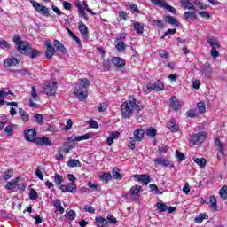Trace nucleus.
I'll return each instance as SVG.
<instances>
[{
    "instance_id": "1",
    "label": "nucleus",
    "mask_w": 227,
    "mask_h": 227,
    "mask_svg": "<svg viewBox=\"0 0 227 227\" xmlns=\"http://www.w3.org/2000/svg\"><path fill=\"white\" fill-rule=\"evenodd\" d=\"M134 111L139 113L143 111V106L137 105L136 98L132 96H129L121 106V113L122 118L129 120L134 115Z\"/></svg>"
},
{
    "instance_id": "2",
    "label": "nucleus",
    "mask_w": 227,
    "mask_h": 227,
    "mask_svg": "<svg viewBox=\"0 0 227 227\" xmlns=\"http://www.w3.org/2000/svg\"><path fill=\"white\" fill-rule=\"evenodd\" d=\"M13 43L16 45V49L20 54H25V56H29L31 59L38 58L40 56V51L31 48V44L27 42L22 41V37L19 35H13Z\"/></svg>"
},
{
    "instance_id": "3",
    "label": "nucleus",
    "mask_w": 227,
    "mask_h": 227,
    "mask_svg": "<svg viewBox=\"0 0 227 227\" xmlns=\"http://www.w3.org/2000/svg\"><path fill=\"white\" fill-rule=\"evenodd\" d=\"M207 137H208V133L205 131L198 132L192 135L190 143H192V145H201Z\"/></svg>"
},
{
    "instance_id": "4",
    "label": "nucleus",
    "mask_w": 227,
    "mask_h": 227,
    "mask_svg": "<svg viewBox=\"0 0 227 227\" xmlns=\"http://www.w3.org/2000/svg\"><path fill=\"white\" fill-rule=\"evenodd\" d=\"M151 3H153V4H155V6H159V8H165V10H168V12H170V13L176 15V9L168 4V3H166V1L164 0H151Z\"/></svg>"
},
{
    "instance_id": "5",
    "label": "nucleus",
    "mask_w": 227,
    "mask_h": 227,
    "mask_svg": "<svg viewBox=\"0 0 227 227\" xmlns=\"http://www.w3.org/2000/svg\"><path fill=\"white\" fill-rule=\"evenodd\" d=\"M30 4H32L33 8H35V12L40 13L41 15H44L45 17H49V8L40 4V3L35 1V0H30Z\"/></svg>"
},
{
    "instance_id": "6",
    "label": "nucleus",
    "mask_w": 227,
    "mask_h": 227,
    "mask_svg": "<svg viewBox=\"0 0 227 227\" xmlns=\"http://www.w3.org/2000/svg\"><path fill=\"white\" fill-rule=\"evenodd\" d=\"M200 72L204 77L209 79V77L212 75V66H210L208 62H206L200 67Z\"/></svg>"
},
{
    "instance_id": "7",
    "label": "nucleus",
    "mask_w": 227,
    "mask_h": 227,
    "mask_svg": "<svg viewBox=\"0 0 227 227\" xmlns=\"http://www.w3.org/2000/svg\"><path fill=\"white\" fill-rule=\"evenodd\" d=\"M43 91L46 95H50V97H52L53 95H56V82H50L44 87Z\"/></svg>"
},
{
    "instance_id": "8",
    "label": "nucleus",
    "mask_w": 227,
    "mask_h": 227,
    "mask_svg": "<svg viewBox=\"0 0 227 227\" xmlns=\"http://www.w3.org/2000/svg\"><path fill=\"white\" fill-rule=\"evenodd\" d=\"M46 46V58L47 59H52V56L56 54V49L52 47V43L46 41L45 42Z\"/></svg>"
},
{
    "instance_id": "9",
    "label": "nucleus",
    "mask_w": 227,
    "mask_h": 227,
    "mask_svg": "<svg viewBox=\"0 0 227 227\" xmlns=\"http://www.w3.org/2000/svg\"><path fill=\"white\" fill-rule=\"evenodd\" d=\"M60 191L62 192H71L72 194H75L77 192V185L75 184H62L59 187Z\"/></svg>"
},
{
    "instance_id": "10",
    "label": "nucleus",
    "mask_w": 227,
    "mask_h": 227,
    "mask_svg": "<svg viewBox=\"0 0 227 227\" xmlns=\"http://www.w3.org/2000/svg\"><path fill=\"white\" fill-rule=\"evenodd\" d=\"M74 92L80 100H84L88 97V90L81 87H75Z\"/></svg>"
},
{
    "instance_id": "11",
    "label": "nucleus",
    "mask_w": 227,
    "mask_h": 227,
    "mask_svg": "<svg viewBox=\"0 0 227 227\" xmlns=\"http://www.w3.org/2000/svg\"><path fill=\"white\" fill-rule=\"evenodd\" d=\"M36 145H39L40 146H51L52 145V141L49 139L47 137H37L35 141Z\"/></svg>"
},
{
    "instance_id": "12",
    "label": "nucleus",
    "mask_w": 227,
    "mask_h": 227,
    "mask_svg": "<svg viewBox=\"0 0 227 227\" xmlns=\"http://www.w3.org/2000/svg\"><path fill=\"white\" fill-rule=\"evenodd\" d=\"M37 102L38 100V94L36 93V88L35 86L32 87V91H31V98L29 99V106L30 107H38V104L33 102Z\"/></svg>"
},
{
    "instance_id": "13",
    "label": "nucleus",
    "mask_w": 227,
    "mask_h": 227,
    "mask_svg": "<svg viewBox=\"0 0 227 227\" xmlns=\"http://www.w3.org/2000/svg\"><path fill=\"white\" fill-rule=\"evenodd\" d=\"M170 107H172L174 111H179V109H182V103H180V100H178L176 96L170 98Z\"/></svg>"
},
{
    "instance_id": "14",
    "label": "nucleus",
    "mask_w": 227,
    "mask_h": 227,
    "mask_svg": "<svg viewBox=\"0 0 227 227\" xmlns=\"http://www.w3.org/2000/svg\"><path fill=\"white\" fill-rule=\"evenodd\" d=\"M135 178L140 183L143 184L144 185H147L152 182V178H150V176L144 174V175H135Z\"/></svg>"
},
{
    "instance_id": "15",
    "label": "nucleus",
    "mask_w": 227,
    "mask_h": 227,
    "mask_svg": "<svg viewBox=\"0 0 227 227\" xmlns=\"http://www.w3.org/2000/svg\"><path fill=\"white\" fill-rule=\"evenodd\" d=\"M26 141H35L36 139V130L27 129L24 131Z\"/></svg>"
},
{
    "instance_id": "16",
    "label": "nucleus",
    "mask_w": 227,
    "mask_h": 227,
    "mask_svg": "<svg viewBox=\"0 0 227 227\" xmlns=\"http://www.w3.org/2000/svg\"><path fill=\"white\" fill-rule=\"evenodd\" d=\"M139 192H141V186L135 185L130 188L129 194H130V196H132L133 200H138Z\"/></svg>"
},
{
    "instance_id": "17",
    "label": "nucleus",
    "mask_w": 227,
    "mask_h": 227,
    "mask_svg": "<svg viewBox=\"0 0 227 227\" xmlns=\"http://www.w3.org/2000/svg\"><path fill=\"white\" fill-rule=\"evenodd\" d=\"M154 163L158 164L159 166H164V168H168V166H170V168H174L172 162L169 161V160H166L164 158H156L154 160Z\"/></svg>"
},
{
    "instance_id": "18",
    "label": "nucleus",
    "mask_w": 227,
    "mask_h": 227,
    "mask_svg": "<svg viewBox=\"0 0 227 227\" xmlns=\"http://www.w3.org/2000/svg\"><path fill=\"white\" fill-rule=\"evenodd\" d=\"M167 127L171 132H178V130H180V126L176 123V120L175 119H171L168 122Z\"/></svg>"
},
{
    "instance_id": "19",
    "label": "nucleus",
    "mask_w": 227,
    "mask_h": 227,
    "mask_svg": "<svg viewBox=\"0 0 227 227\" xmlns=\"http://www.w3.org/2000/svg\"><path fill=\"white\" fill-rule=\"evenodd\" d=\"M184 17L188 22H194V20L198 19V14H196V12L194 11H187L184 13Z\"/></svg>"
},
{
    "instance_id": "20",
    "label": "nucleus",
    "mask_w": 227,
    "mask_h": 227,
    "mask_svg": "<svg viewBox=\"0 0 227 227\" xmlns=\"http://www.w3.org/2000/svg\"><path fill=\"white\" fill-rule=\"evenodd\" d=\"M207 43L212 47V49H219V47H221L219 41L214 36H207Z\"/></svg>"
},
{
    "instance_id": "21",
    "label": "nucleus",
    "mask_w": 227,
    "mask_h": 227,
    "mask_svg": "<svg viewBox=\"0 0 227 227\" xmlns=\"http://www.w3.org/2000/svg\"><path fill=\"white\" fill-rule=\"evenodd\" d=\"M135 141L141 142L145 137V129H137L133 133Z\"/></svg>"
},
{
    "instance_id": "22",
    "label": "nucleus",
    "mask_w": 227,
    "mask_h": 227,
    "mask_svg": "<svg viewBox=\"0 0 227 227\" xmlns=\"http://www.w3.org/2000/svg\"><path fill=\"white\" fill-rule=\"evenodd\" d=\"M20 61L17 58H8L4 60V67H15L19 65Z\"/></svg>"
},
{
    "instance_id": "23",
    "label": "nucleus",
    "mask_w": 227,
    "mask_h": 227,
    "mask_svg": "<svg viewBox=\"0 0 227 227\" xmlns=\"http://www.w3.org/2000/svg\"><path fill=\"white\" fill-rule=\"evenodd\" d=\"M53 45L54 47H56L55 51H58L61 54H67V48L65 47V45L61 43V42L58 40H54Z\"/></svg>"
},
{
    "instance_id": "24",
    "label": "nucleus",
    "mask_w": 227,
    "mask_h": 227,
    "mask_svg": "<svg viewBox=\"0 0 227 227\" xmlns=\"http://www.w3.org/2000/svg\"><path fill=\"white\" fill-rule=\"evenodd\" d=\"M113 65H115L117 68H123L125 67V59L120 57H114L112 59Z\"/></svg>"
},
{
    "instance_id": "25",
    "label": "nucleus",
    "mask_w": 227,
    "mask_h": 227,
    "mask_svg": "<svg viewBox=\"0 0 227 227\" xmlns=\"http://www.w3.org/2000/svg\"><path fill=\"white\" fill-rule=\"evenodd\" d=\"M133 26L137 35H143V31H145V25L143 23L135 22Z\"/></svg>"
},
{
    "instance_id": "26",
    "label": "nucleus",
    "mask_w": 227,
    "mask_h": 227,
    "mask_svg": "<svg viewBox=\"0 0 227 227\" xmlns=\"http://www.w3.org/2000/svg\"><path fill=\"white\" fill-rule=\"evenodd\" d=\"M153 85V90L154 91H164V83H162V81L158 80L155 82Z\"/></svg>"
},
{
    "instance_id": "27",
    "label": "nucleus",
    "mask_w": 227,
    "mask_h": 227,
    "mask_svg": "<svg viewBox=\"0 0 227 227\" xmlns=\"http://www.w3.org/2000/svg\"><path fill=\"white\" fill-rule=\"evenodd\" d=\"M205 219H208V215L205 213H200L198 216L194 218V223L197 224H201Z\"/></svg>"
},
{
    "instance_id": "28",
    "label": "nucleus",
    "mask_w": 227,
    "mask_h": 227,
    "mask_svg": "<svg viewBox=\"0 0 227 227\" xmlns=\"http://www.w3.org/2000/svg\"><path fill=\"white\" fill-rule=\"evenodd\" d=\"M90 87V80L88 78L80 79L79 86L76 88H82V90H88Z\"/></svg>"
},
{
    "instance_id": "29",
    "label": "nucleus",
    "mask_w": 227,
    "mask_h": 227,
    "mask_svg": "<svg viewBox=\"0 0 227 227\" xmlns=\"http://www.w3.org/2000/svg\"><path fill=\"white\" fill-rule=\"evenodd\" d=\"M96 223L98 227H106L107 226V220H106L104 217L102 216H97L95 218Z\"/></svg>"
},
{
    "instance_id": "30",
    "label": "nucleus",
    "mask_w": 227,
    "mask_h": 227,
    "mask_svg": "<svg viewBox=\"0 0 227 227\" xmlns=\"http://www.w3.org/2000/svg\"><path fill=\"white\" fill-rule=\"evenodd\" d=\"M182 4H183V8L184 10H196V7L194 6V3L192 2H187V1H181Z\"/></svg>"
},
{
    "instance_id": "31",
    "label": "nucleus",
    "mask_w": 227,
    "mask_h": 227,
    "mask_svg": "<svg viewBox=\"0 0 227 227\" xmlns=\"http://www.w3.org/2000/svg\"><path fill=\"white\" fill-rule=\"evenodd\" d=\"M79 31L83 37L88 36V27H86V24L80 22L79 23Z\"/></svg>"
},
{
    "instance_id": "32",
    "label": "nucleus",
    "mask_w": 227,
    "mask_h": 227,
    "mask_svg": "<svg viewBox=\"0 0 227 227\" xmlns=\"http://www.w3.org/2000/svg\"><path fill=\"white\" fill-rule=\"evenodd\" d=\"M112 173L115 180H121V178H123V175H121V170H120L119 168H114Z\"/></svg>"
},
{
    "instance_id": "33",
    "label": "nucleus",
    "mask_w": 227,
    "mask_h": 227,
    "mask_svg": "<svg viewBox=\"0 0 227 227\" xmlns=\"http://www.w3.org/2000/svg\"><path fill=\"white\" fill-rule=\"evenodd\" d=\"M165 22H167V24H171V26H178V20L173 16H167L165 18Z\"/></svg>"
},
{
    "instance_id": "34",
    "label": "nucleus",
    "mask_w": 227,
    "mask_h": 227,
    "mask_svg": "<svg viewBox=\"0 0 227 227\" xmlns=\"http://www.w3.org/2000/svg\"><path fill=\"white\" fill-rule=\"evenodd\" d=\"M193 161L200 168L207 166V160L205 158H193Z\"/></svg>"
},
{
    "instance_id": "35",
    "label": "nucleus",
    "mask_w": 227,
    "mask_h": 227,
    "mask_svg": "<svg viewBox=\"0 0 227 227\" xmlns=\"http://www.w3.org/2000/svg\"><path fill=\"white\" fill-rule=\"evenodd\" d=\"M76 8H78L81 17L85 19V20H88V15L86 14L84 8H82V4H81L80 3L76 4Z\"/></svg>"
},
{
    "instance_id": "36",
    "label": "nucleus",
    "mask_w": 227,
    "mask_h": 227,
    "mask_svg": "<svg viewBox=\"0 0 227 227\" xmlns=\"http://www.w3.org/2000/svg\"><path fill=\"white\" fill-rule=\"evenodd\" d=\"M53 205L55 208L59 212L60 214L65 213V208H63V206H61V201L60 200H54Z\"/></svg>"
},
{
    "instance_id": "37",
    "label": "nucleus",
    "mask_w": 227,
    "mask_h": 227,
    "mask_svg": "<svg viewBox=\"0 0 227 227\" xmlns=\"http://www.w3.org/2000/svg\"><path fill=\"white\" fill-rule=\"evenodd\" d=\"M156 207L158 208L160 214L166 212L168 210V206L164 202L156 203Z\"/></svg>"
},
{
    "instance_id": "38",
    "label": "nucleus",
    "mask_w": 227,
    "mask_h": 227,
    "mask_svg": "<svg viewBox=\"0 0 227 227\" xmlns=\"http://www.w3.org/2000/svg\"><path fill=\"white\" fill-rule=\"evenodd\" d=\"M100 180H102V182H105L106 184H108V182H111V180H113V176L111 175V173H104L101 176Z\"/></svg>"
},
{
    "instance_id": "39",
    "label": "nucleus",
    "mask_w": 227,
    "mask_h": 227,
    "mask_svg": "<svg viewBox=\"0 0 227 227\" xmlns=\"http://www.w3.org/2000/svg\"><path fill=\"white\" fill-rule=\"evenodd\" d=\"M20 115L21 116L23 121H29V114L26 113L24 109H19Z\"/></svg>"
},
{
    "instance_id": "40",
    "label": "nucleus",
    "mask_w": 227,
    "mask_h": 227,
    "mask_svg": "<svg viewBox=\"0 0 227 227\" xmlns=\"http://www.w3.org/2000/svg\"><path fill=\"white\" fill-rule=\"evenodd\" d=\"M69 168H77L81 167V161L79 160H69L67 162Z\"/></svg>"
},
{
    "instance_id": "41",
    "label": "nucleus",
    "mask_w": 227,
    "mask_h": 227,
    "mask_svg": "<svg viewBox=\"0 0 227 227\" xmlns=\"http://www.w3.org/2000/svg\"><path fill=\"white\" fill-rule=\"evenodd\" d=\"M215 145L218 147L220 153H222V155H224V144H223V142H221L219 138H216Z\"/></svg>"
},
{
    "instance_id": "42",
    "label": "nucleus",
    "mask_w": 227,
    "mask_h": 227,
    "mask_svg": "<svg viewBox=\"0 0 227 227\" xmlns=\"http://www.w3.org/2000/svg\"><path fill=\"white\" fill-rule=\"evenodd\" d=\"M215 145L218 147L220 153H222V155H224V144H223V142H221L219 138H216Z\"/></svg>"
},
{
    "instance_id": "43",
    "label": "nucleus",
    "mask_w": 227,
    "mask_h": 227,
    "mask_svg": "<svg viewBox=\"0 0 227 227\" xmlns=\"http://www.w3.org/2000/svg\"><path fill=\"white\" fill-rule=\"evenodd\" d=\"M181 1H184V0H181ZM185 1L188 3H193V4H195V6L199 8V10H205V5H203V4H201V2L198 0H185Z\"/></svg>"
},
{
    "instance_id": "44",
    "label": "nucleus",
    "mask_w": 227,
    "mask_h": 227,
    "mask_svg": "<svg viewBox=\"0 0 227 227\" xmlns=\"http://www.w3.org/2000/svg\"><path fill=\"white\" fill-rule=\"evenodd\" d=\"M219 194H220L221 200H227V186L226 185H224L223 187L221 188Z\"/></svg>"
},
{
    "instance_id": "45",
    "label": "nucleus",
    "mask_w": 227,
    "mask_h": 227,
    "mask_svg": "<svg viewBox=\"0 0 227 227\" xmlns=\"http://www.w3.org/2000/svg\"><path fill=\"white\" fill-rule=\"evenodd\" d=\"M6 123H8V117L6 115H0V130L4 129Z\"/></svg>"
},
{
    "instance_id": "46",
    "label": "nucleus",
    "mask_w": 227,
    "mask_h": 227,
    "mask_svg": "<svg viewBox=\"0 0 227 227\" xmlns=\"http://www.w3.org/2000/svg\"><path fill=\"white\" fill-rule=\"evenodd\" d=\"M197 107H198L199 113L200 114H204V113H207V106H205V104L203 102H199L197 104Z\"/></svg>"
},
{
    "instance_id": "47",
    "label": "nucleus",
    "mask_w": 227,
    "mask_h": 227,
    "mask_svg": "<svg viewBox=\"0 0 227 227\" xmlns=\"http://www.w3.org/2000/svg\"><path fill=\"white\" fill-rule=\"evenodd\" d=\"M28 195H29L30 200H33V201L38 200V192H36V190H35L33 188L30 189Z\"/></svg>"
},
{
    "instance_id": "48",
    "label": "nucleus",
    "mask_w": 227,
    "mask_h": 227,
    "mask_svg": "<svg viewBox=\"0 0 227 227\" xmlns=\"http://www.w3.org/2000/svg\"><path fill=\"white\" fill-rule=\"evenodd\" d=\"M90 134L87 133L83 136H77L74 137V141H86L87 139H90Z\"/></svg>"
},
{
    "instance_id": "49",
    "label": "nucleus",
    "mask_w": 227,
    "mask_h": 227,
    "mask_svg": "<svg viewBox=\"0 0 227 227\" xmlns=\"http://www.w3.org/2000/svg\"><path fill=\"white\" fill-rule=\"evenodd\" d=\"M13 176V170L12 169H8L4 173L3 178L4 180H10Z\"/></svg>"
},
{
    "instance_id": "50",
    "label": "nucleus",
    "mask_w": 227,
    "mask_h": 227,
    "mask_svg": "<svg viewBox=\"0 0 227 227\" xmlns=\"http://www.w3.org/2000/svg\"><path fill=\"white\" fill-rule=\"evenodd\" d=\"M54 182L56 185H61L63 184V176H59V174L56 173L54 175Z\"/></svg>"
},
{
    "instance_id": "51",
    "label": "nucleus",
    "mask_w": 227,
    "mask_h": 227,
    "mask_svg": "<svg viewBox=\"0 0 227 227\" xmlns=\"http://www.w3.org/2000/svg\"><path fill=\"white\" fill-rule=\"evenodd\" d=\"M115 48L117 49V51H119V52H123V51H125V43H123L122 41H119L115 45Z\"/></svg>"
},
{
    "instance_id": "52",
    "label": "nucleus",
    "mask_w": 227,
    "mask_h": 227,
    "mask_svg": "<svg viewBox=\"0 0 227 227\" xmlns=\"http://www.w3.org/2000/svg\"><path fill=\"white\" fill-rule=\"evenodd\" d=\"M146 136L149 137H155V136H157V130L153 128H150L146 130Z\"/></svg>"
},
{
    "instance_id": "53",
    "label": "nucleus",
    "mask_w": 227,
    "mask_h": 227,
    "mask_svg": "<svg viewBox=\"0 0 227 227\" xmlns=\"http://www.w3.org/2000/svg\"><path fill=\"white\" fill-rule=\"evenodd\" d=\"M143 91L148 95L151 91H153V85L152 83L147 84L143 88Z\"/></svg>"
},
{
    "instance_id": "54",
    "label": "nucleus",
    "mask_w": 227,
    "mask_h": 227,
    "mask_svg": "<svg viewBox=\"0 0 227 227\" xmlns=\"http://www.w3.org/2000/svg\"><path fill=\"white\" fill-rule=\"evenodd\" d=\"M152 192H155V194H162V192L159 191V187L157 186V184H150L149 185Z\"/></svg>"
},
{
    "instance_id": "55",
    "label": "nucleus",
    "mask_w": 227,
    "mask_h": 227,
    "mask_svg": "<svg viewBox=\"0 0 227 227\" xmlns=\"http://www.w3.org/2000/svg\"><path fill=\"white\" fill-rule=\"evenodd\" d=\"M176 157L180 161L185 160V154H184L180 151H176Z\"/></svg>"
},
{
    "instance_id": "56",
    "label": "nucleus",
    "mask_w": 227,
    "mask_h": 227,
    "mask_svg": "<svg viewBox=\"0 0 227 227\" xmlns=\"http://www.w3.org/2000/svg\"><path fill=\"white\" fill-rule=\"evenodd\" d=\"M13 74H20V75H21V77H25V75L27 74H29V72L27 71V69H21V70H14L12 71Z\"/></svg>"
},
{
    "instance_id": "57",
    "label": "nucleus",
    "mask_w": 227,
    "mask_h": 227,
    "mask_svg": "<svg viewBox=\"0 0 227 227\" xmlns=\"http://www.w3.org/2000/svg\"><path fill=\"white\" fill-rule=\"evenodd\" d=\"M83 210L89 212L90 214H95V207L90 205H85Z\"/></svg>"
},
{
    "instance_id": "58",
    "label": "nucleus",
    "mask_w": 227,
    "mask_h": 227,
    "mask_svg": "<svg viewBox=\"0 0 227 227\" xmlns=\"http://www.w3.org/2000/svg\"><path fill=\"white\" fill-rule=\"evenodd\" d=\"M111 67V61L110 60H104L103 61V68L105 69V72H109V67Z\"/></svg>"
},
{
    "instance_id": "59",
    "label": "nucleus",
    "mask_w": 227,
    "mask_h": 227,
    "mask_svg": "<svg viewBox=\"0 0 227 227\" xmlns=\"http://www.w3.org/2000/svg\"><path fill=\"white\" fill-rule=\"evenodd\" d=\"M129 6L133 10V12H136V13H140L141 12L139 11V9L137 8V4H134V3H128Z\"/></svg>"
},
{
    "instance_id": "60",
    "label": "nucleus",
    "mask_w": 227,
    "mask_h": 227,
    "mask_svg": "<svg viewBox=\"0 0 227 227\" xmlns=\"http://www.w3.org/2000/svg\"><path fill=\"white\" fill-rule=\"evenodd\" d=\"M7 95H13V92L12 90L5 91L4 90H0V98H4Z\"/></svg>"
},
{
    "instance_id": "61",
    "label": "nucleus",
    "mask_w": 227,
    "mask_h": 227,
    "mask_svg": "<svg viewBox=\"0 0 227 227\" xmlns=\"http://www.w3.org/2000/svg\"><path fill=\"white\" fill-rule=\"evenodd\" d=\"M34 118L37 123H42V121H43V115H42V114H35Z\"/></svg>"
},
{
    "instance_id": "62",
    "label": "nucleus",
    "mask_w": 227,
    "mask_h": 227,
    "mask_svg": "<svg viewBox=\"0 0 227 227\" xmlns=\"http://www.w3.org/2000/svg\"><path fill=\"white\" fill-rule=\"evenodd\" d=\"M4 132L7 134V136H12V134H13V127L12 126H6L4 128Z\"/></svg>"
},
{
    "instance_id": "63",
    "label": "nucleus",
    "mask_w": 227,
    "mask_h": 227,
    "mask_svg": "<svg viewBox=\"0 0 227 227\" xmlns=\"http://www.w3.org/2000/svg\"><path fill=\"white\" fill-rule=\"evenodd\" d=\"M67 215L71 221H74V219H75V217L77 216V214H75V211L74 210H69Z\"/></svg>"
},
{
    "instance_id": "64",
    "label": "nucleus",
    "mask_w": 227,
    "mask_h": 227,
    "mask_svg": "<svg viewBox=\"0 0 227 227\" xmlns=\"http://www.w3.org/2000/svg\"><path fill=\"white\" fill-rule=\"evenodd\" d=\"M107 221H108V223H110V224H116V223H117L116 218L114 216H113L112 215H107Z\"/></svg>"
}]
</instances>
